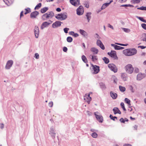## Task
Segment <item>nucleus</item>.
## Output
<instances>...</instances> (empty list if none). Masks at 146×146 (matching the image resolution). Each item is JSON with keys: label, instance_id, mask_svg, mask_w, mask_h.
Here are the masks:
<instances>
[{"label": "nucleus", "instance_id": "423d86ee", "mask_svg": "<svg viewBox=\"0 0 146 146\" xmlns=\"http://www.w3.org/2000/svg\"><path fill=\"white\" fill-rule=\"evenodd\" d=\"M94 114L98 121L101 123H102L103 122V119L102 117L100 115L99 112L98 111L95 112L94 113Z\"/></svg>", "mask_w": 146, "mask_h": 146}, {"label": "nucleus", "instance_id": "20e7f679", "mask_svg": "<svg viewBox=\"0 0 146 146\" xmlns=\"http://www.w3.org/2000/svg\"><path fill=\"white\" fill-rule=\"evenodd\" d=\"M49 134L52 139H55L56 133L55 132V129L53 126H52L50 127V130L49 131Z\"/></svg>", "mask_w": 146, "mask_h": 146}, {"label": "nucleus", "instance_id": "49530a36", "mask_svg": "<svg viewBox=\"0 0 146 146\" xmlns=\"http://www.w3.org/2000/svg\"><path fill=\"white\" fill-rule=\"evenodd\" d=\"M120 105L121 106L122 108L124 111L126 110V109L124 107V105L123 103L121 102L120 104Z\"/></svg>", "mask_w": 146, "mask_h": 146}, {"label": "nucleus", "instance_id": "774afa93", "mask_svg": "<svg viewBox=\"0 0 146 146\" xmlns=\"http://www.w3.org/2000/svg\"><path fill=\"white\" fill-rule=\"evenodd\" d=\"M138 47L142 49H143L145 48L146 47L142 46H139Z\"/></svg>", "mask_w": 146, "mask_h": 146}, {"label": "nucleus", "instance_id": "412c9836", "mask_svg": "<svg viewBox=\"0 0 146 146\" xmlns=\"http://www.w3.org/2000/svg\"><path fill=\"white\" fill-rule=\"evenodd\" d=\"M90 50L94 54H98L99 51L97 48L94 47H92L90 49Z\"/></svg>", "mask_w": 146, "mask_h": 146}, {"label": "nucleus", "instance_id": "052dcab7", "mask_svg": "<svg viewBox=\"0 0 146 146\" xmlns=\"http://www.w3.org/2000/svg\"><path fill=\"white\" fill-rule=\"evenodd\" d=\"M4 127V125L2 123L0 124V128L1 129H3Z\"/></svg>", "mask_w": 146, "mask_h": 146}, {"label": "nucleus", "instance_id": "f03ea898", "mask_svg": "<svg viewBox=\"0 0 146 146\" xmlns=\"http://www.w3.org/2000/svg\"><path fill=\"white\" fill-rule=\"evenodd\" d=\"M124 69L126 72L129 74H132L134 70L132 65L130 64L126 65L124 67Z\"/></svg>", "mask_w": 146, "mask_h": 146}, {"label": "nucleus", "instance_id": "2f4dec72", "mask_svg": "<svg viewBox=\"0 0 146 146\" xmlns=\"http://www.w3.org/2000/svg\"><path fill=\"white\" fill-rule=\"evenodd\" d=\"M119 88L120 91L121 92H124L125 90V88L121 86H119Z\"/></svg>", "mask_w": 146, "mask_h": 146}, {"label": "nucleus", "instance_id": "7c9ffc66", "mask_svg": "<svg viewBox=\"0 0 146 146\" xmlns=\"http://www.w3.org/2000/svg\"><path fill=\"white\" fill-rule=\"evenodd\" d=\"M48 9V7H45L41 9L40 10V12L42 13H45Z\"/></svg>", "mask_w": 146, "mask_h": 146}, {"label": "nucleus", "instance_id": "4468645a", "mask_svg": "<svg viewBox=\"0 0 146 146\" xmlns=\"http://www.w3.org/2000/svg\"><path fill=\"white\" fill-rule=\"evenodd\" d=\"M71 3L74 6L77 7L80 4L79 0H70Z\"/></svg>", "mask_w": 146, "mask_h": 146}, {"label": "nucleus", "instance_id": "864d4df0", "mask_svg": "<svg viewBox=\"0 0 146 146\" xmlns=\"http://www.w3.org/2000/svg\"><path fill=\"white\" fill-rule=\"evenodd\" d=\"M142 27L146 30V24L145 23L142 24L141 25Z\"/></svg>", "mask_w": 146, "mask_h": 146}, {"label": "nucleus", "instance_id": "603ef678", "mask_svg": "<svg viewBox=\"0 0 146 146\" xmlns=\"http://www.w3.org/2000/svg\"><path fill=\"white\" fill-rule=\"evenodd\" d=\"M121 7H131L133 6H132L131 5L129 4V5H121Z\"/></svg>", "mask_w": 146, "mask_h": 146}, {"label": "nucleus", "instance_id": "de8ad7c7", "mask_svg": "<svg viewBox=\"0 0 146 146\" xmlns=\"http://www.w3.org/2000/svg\"><path fill=\"white\" fill-rule=\"evenodd\" d=\"M100 86L102 89H104L106 88L105 86L103 83H101L100 84Z\"/></svg>", "mask_w": 146, "mask_h": 146}, {"label": "nucleus", "instance_id": "cd10ccee", "mask_svg": "<svg viewBox=\"0 0 146 146\" xmlns=\"http://www.w3.org/2000/svg\"><path fill=\"white\" fill-rule=\"evenodd\" d=\"M42 19L43 21L46 20L48 19L47 13L43 15L42 17Z\"/></svg>", "mask_w": 146, "mask_h": 146}, {"label": "nucleus", "instance_id": "8fccbe9b", "mask_svg": "<svg viewBox=\"0 0 146 146\" xmlns=\"http://www.w3.org/2000/svg\"><path fill=\"white\" fill-rule=\"evenodd\" d=\"M69 30V28H65L64 29V31L65 33H68V31Z\"/></svg>", "mask_w": 146, "mask_h": 146}, {"label": "nucleus", "instance_id": "7ed1b4c3", "mask_svg": "<svg viewBox=\"0 0 146 146\" xmlns=\"http://www.w3.org/2000/svg\"><path fill=\"white\" fill-rule=\"evenodd\" d=\"M67 17V14L63 13L58 14L55 16V17L58 20L62 21L66 19Z\"/></svg>", "mask_w": 146, "mask_h": 146}, {"label": "nucleus", "instance_id": "b1692460", "mask_svg": "<svg viewBox=\"0 0 146 146\" xmlns=\"http://www.w3.org/2000/svg\"><path fill=\"white\" fill-rule=\"evenodd\" d=\"M110 95L112 98L114 99H116L117 97V94L112 91L110 92Z\"/></svg>", "mask_w": 146, "mask_h": 146}, {"label": "nucleus", "instance_id": "9b49d317", "mask_svg": "<svg viewBox=\"0 0 146 146\" xmlns=\"http://www.w3.org/2000/svg\"><path fill=\"white\" fill-rule=\"evenodd\" d=\"M108 54L114 59H117L118 58L117 56L116 52L114 51H111V52H108Z\"/></svg>", "mask_w": 146, "mask_h": 146}, {"label": "nucleus", "instance_id": "1a4fd4ad", "mask_svg": "<svg viewBox=\"0 0 146 146\" xmlns=\"http://www.w3.org/2000/svg\"><path fill=\"white\" fill-rule=\"evenodd\" d=\"M76 11L77 14L78 15H82L84 12L83 7L82 6H80L77 9Z\"/></svg>", "mask_w": 146, "mask_h": 146}, {"label": "nucleus", "instance_id": "dca6fc26", "mask_svg": "<svg viewBox=\"0 0 146 146\" xmlns=\"http://www.w3.org/2000/svg\"><path fill=\"white\" fill-rule=\"evenodd\" d=\"M121 79L124 81H127L128 79L127 74L124 72H122L120 74Z\"/></svg>", "mask_w": 146, "mask_h": 146}, {"label": "nucleus", "instance_id": "e433bc0d", "mask_svg": "<svg viewBox=\"0 0 146 146\" xmlns=\"http://www.w3.org/2000/svg\"><path fill=\"white\" fill-rule=\"evenodd\" d=\"M142 0H132L131 2L132 3L134 4H136L139 3Z\"/></svg>", "mask_w": 146, "mask_h": 146}, {"label": "nucleus", "instance_id": "680f3d73", "mask_svg": "<svg viewBox=\"0 0 146 146\" xmlns=\"http://www.w3.org/2000/svg\"><path fill=\"white\" fill-rule=\"evenodd\" d=\"M67 48L66 47H64L63 48V51L64 52H66L67 50Z\"/></svg>", "mask_w": 146, "mask_h": 146}, {"label": "nucleus", "instance_id": "aec40b11", "mask_svg": "<svg viewBox=\"0 0 146 146\" xmlns=\"http://www.w3.org/2000/svg\"><path fill=\"white\" fill-rule=\"evenodd\" d=\"M39 14L38 12L35 11L32 12L30 15L31 17L32 18H35L37 15Z\"/></svg>", "mask_w": 146, "mask_h": 146}, {"label": "nucleus", "instance_id": "09e8293b", "mask_svg": "<svg viewBox=\"0 0 146 146\" xmlns=\"http://www.w3.org/2000/svg\"><path fill=\"white\" fill-rule=\"evenodd\" d=\"M95 37L96 38H97L98 39H100L101 38L100 37L98 33H96L95 34Z\"/></svg>", "mask_w": 146, "mask_h": 146}, {"label": "nucleus", "instance_id": "ddd939ff", "mask_svg": "<svg viewBox=\"0 0 146 146\" xmlns=\"http://www.w3.org/2000/svg\"><path fill=\"white\" fill-rule=\"evenodd\" d=\"M34 31L35 37L36 38H38L39 34V30L38 27L37 26H35Z\"/></svg>", "mask_w": 146, "mask_h": 146}, {"label": "nucleus", "instance_id": "a878e982", "mask_svg": "<svg viewBox=\"0 0 146 146\" xmlns=\"http://www.w3.org/2000/svg\"><path fill=\"white\" fill-rule=\"evenodd\" d=\"M48 19L52 18L54 15V13L52 11H50L47 13Z\"/></svg>", "mask_w": 146, "mask_h": 146}, {"label": "nucleus", "instance_id": "a18cd8bd", "mask_svg": "<svg viewBox=\"0 0 146 146\" xmlns=\"http://www.w3.org/2000/svg\"><path fill=\"white\" fill-rule=\"evenodd\" d=\"M138 9H139L141 10H146V7H144L143 6L141 7H138L137 8Z\"/></svg>", "mask_w": 146, "mask_h": 146}, {"label": "nucleus", "instance_id": "393cba45", "mask_svg": "<svg viewBox=\"0 0 146 146\" xmlns=\"http://www.w3.org/2000/svg\"><path fill=\"white\" fill-rule=\"evenodd\" d=\"M114 113L115 114L116 113H119V114H121L120 111L119 110L118 108L116 107L114 108L113 110Z\"/></svg>", "mask_w": 146, "mask_h": 146}, {"label": "nucleus", "instance_id": "6ab92c4d", "mask_svg": "<svg viewBox=\"0 0 146 146\" xmlns=\"http://www.w3.org/2000/svg\"><path fill=\"white\" fill-rule=\"evenodd\" d=\"M89 58L94 62H96L98 60L97 57L96 56L94 55L90 54L89 56Z\"/></svg>", "mask_w": 146, "mask_h": 146}, {"label": "nucleus", "instance_id": "37998d69", "mask_svg": "<svg viewBox=\"0 0 146 146\" xmlns=\"http://www.w3.org/2000/svg\"><path fill=\"white\" fill-rule=\"evenodd\" d=\"M122 29L126 33H129L131 31L129 29L123 28Z\"/></svg>", "mask_w": 146, "mask_h": 146}, {"label": "nucleus", "instance_id": "f704fd0d", "mask_svg": "<svg viewBox=\"0 0 146 146\" xmlns=\"http://www.w3.org/2000/svg\"><path fill=\"white\" fill-rule=\"evenodd\" d=\"M125 101L129 106L131 105L130 101L129 99L127 98H125Z\"/></svg>", "mask_w": 146, "mask_h": 146}, {"label": "nucleus", "instance_id": "4c0bfd02", "mask_svg": "<svg viewBox=\"0 0 146 146\" xmlns=\"http://www.w3.org/2000/svg\"><path fill=\"white\" fill-rule=\"evenodd\" d=\"M103 60H104V62L106 64L108 63L109 62V59L106 57H104L103 58Z\"/></svg>", "mask_w": 146, "mask_h": 146}, {"label": "nucleus", "instance_id": "e2e57ef3", "mask_svg": "<svg viewBox=\"0 0 146 146\" xmlns=\"http://www.w3.org/2000/svg\"><path fill=\"white\" fill-rule=\"evenodd\" d=\"M119 121L123 123H124L125 122L124 120L122 118H121Z\"/></svg>", "mask_w": 146, "mask_h": 146}, {"label": "nucleus", "instance_id": "6e6552de", "mask_svg": "<svg viewBox=\"0 0 146 146\" xmlns=\"http://www.w3.org/2000/svg\"><path fill=\"white\" fill-rule=\"evenodd\" d=\"M92 69L94 71L93 73L94 74H97L100 71L99 67L96 65H92Z\"/></svg>", "mask_w": 146, "mask_h": 146}, {"label": "nucleus", "instance_id": "5fc2aeb1", "mask_svg": "<svg viewBox=\"0 0 146 146\" xmlns=\"http://www.w3.org/2000/svg\"><path fill=\"white\" fill-rule=\"evenodd\" d=\"M35 57L36 59H38L39 58V55L38 53H36L35 55Z\"/></svg>", "mask_w": 146, "mask_h": 146}, {"label": "nucleus", "instance_id": "f8f14e48", "mask_svg": "<svg viewBox=\"0 0 146 146\" xmlns=\"http://www.w3.org/2000/svg\"><path fill=\"white\" fill-rule=\"evenodd\" d=\"M13 64V61L12 60H8L5 66V69H9L12 66Z\"/></svg>", "mask_w": 146, "mask_h": 146}, {"label": "nucleus", "instance_id": "a19ab883", "mask_svg": "<svg viewBox=\"0 0 146 146\" xmlns=\"http://www.w3.org/2000/svg\"><path fill=\"white\" fill-rule=\"evenodd\" d=\"M129 88L130 90L133 93L135 92V90L134 89L133 87L131 85L129 86Z\"/></svg>", "mask_w": 146, "mask_h": 146}, {"label": "nucleus", "instance_id": "0eeeda50", "mask_svg": "<svg viewBox=\"0 0 146 146\" xmlns=\"http://www.w3.org/2000/svg\"><path fill=\"white\" fill-rule=\"evenodd\" d=\"M109 68L111 71L115 73L117 71V68L116 66L113 64H110L108 65Z\"/></svg>", "mask_w": 146, "mask_h": 146}, {"label": "nucleus", "instance_id": "bf43d9fd", "mask_svg": "<svg viewBox=\"0 0 146 146\" xmlns=\"http://www.w3.org/2000/svg\"><path fill=\"white\" fill-rule=\"evenodd\" d=\"M108 27L109 28H110L112 29H113L114 28L110 24H108Z\"/></svg>", "mask_w": 146, "mask_h": 146}, {"label": "nucleus", "instance_id": "79ce46f5", "mask_svg": "<svg viewBox=\"0 0 146 146\" xmlns=\"http://www.w3.org/2000/svg\"><path fill=\"white\" fill-rule=\"evenodd\" d=\"M72 38L70 36H68L67 38V41L69 42H71L72 41Z\"/></svg>", "mask_w": 146, "mask_h": 146}, {"label": "nucleus", "instance_id": "ea45409f", "mask_svg": "<svg viewBox=\"0 0 146 146\" xmlns=\"http://www.w3.org/2000/svg\"><path fill=\"white\" fill-rule=\"evenodd\" d=\"M91 135L93 138H97V137L98 136V134L95 132L93 133H92Z\"/></svg>", "mask_w": 146, "mask_h": 146}, {"label": "nucleus", "instance_id": "338daca9", "mask_svg": "<svg viewBox=\"0 0 146 146\" xmlns=\"http://www.w3.org/2000/svg\"><path fill=\"white\" fill-rule=\"evenodd\" d=\"M106 6L105 5L103 4V5H102L101 7V10H103L104 9H105L106 8Z\"/></svg>", "mask_w": 146, "mask_h": 146}, {"label": "nucleus", "instance_id": "2eb2a0df", "mask_svg": "<svg viewBox=\"0 0 146 146\" xmlns=\"http://www.w3.org/2000/svg\"><path fill=\"white\" fill-rule=\"evenodd\" d=\"M96 44L97 46H100V47L102 50H104L105 49V47L103 44L102 41L99 39L97 40L96 42Z\"/></svg>", "mask_w": 146, "mask_h": 146}, {"label": "nucleus", "instance_id": "5701e85b", "mask_svg": "<svg viewBox=\"0 0 146 146\" xmlns=\"http://www.w3.org/2000/svg\"><path fill=\"white\" fill-rule=\"evenodd\" d=\"M111 45L113 47L115 50H121L124 48V47L118 46L115 44H111Z\"/></svg>", "mask_w": 146, "mask_h": 146}, {"label": "nucleus", "instance_id": "72a5a7b5", "mask_svg": "<svg viewBox=\"0 0 146 146\" xmlns=\"http://www.w3.org/2000/svg\"><path fill=\"white\" fill-rule=\"evenodd\" d=\"M141 39L143 41H146V34L144 33L142 34Z\"/></svg>", "mask_w": 146, "mask_h": 146}, {"label": "nucleus", "instance_id": "58836bf2", "mask_svg": "<svg viewBox=\"0 0 146 146\" xmlns=\"http://www.w3.org/2000/svg\"><path fill=\"white\" fill-rule=\"evenodd\" d=\"M41 3H39L36 6L35 8V9L36 10L38 9L41 7Z\"/></svg>", "mask_w": 146, "mask_h": 146}, {"label": "nucleus", "instance_id": "c85d7f7f", "mask_svg": "<svg viewBox=\"0 0 146 146\" xmlns=\"http://www.w3.org/2000/svg\"><path fill=\"white\" fill-rule=\"evenodd\" d=\"M70 35H72L74 37H77L79 36V35L77 33H75L73 31H70L69 33Z\"/></svg>", "mask_w": 146, "mask_h": 146}, {"label": "nucleus", "instance_id": "39448f33", "mask_svg": "<svg viewBox=\"0 0 146 146\" xmlns=\"http://www.w3.org/2000/svg\"><path fill=\"white\" fill-rule=\"evenodd\" d=\"M52 21L50 20H49L48 21V22L46 21L43 22L41 26V29H43L45 28H46L48 27L50 24L52 23Z\"/></svg>", "mask_w": 146, "mask_h": 146}, {"label": "nucleus", "instance_id": "6e6d98bb", "mask_svg": "<svg viewBox=\"0 0 146 146\" xmlns=\"http://www.w3.org/2000/svg\"><path fill=\"white\" fill-rule=\"evenodd\" d=\"M84 5L85 7H86V8H88L89 7V4L88 2H86L84 3Z\"/></svg>", "mask_w": 146, "mask_h": 146}, {"label": "nucleus", "instance_id": "c756f323", "mask_svg": "<svg viewBox=\"0 0 146 146\" xmlns=\"http://www.w3.org/2000/svg\"><path fill=\"white\" fill-rule=\"evenodd\" d=\"M4 2L8 6L10 5L12 3L11 0H3Z\"/></svg>", "mask_w": 146, "mask_h": 146}, {"label": "nucleus", "instance_id": "0e129e2a", "mask_svg": "<svg viewBox=\"0 0 146 146\" xmlns=\"http://www.w3.org/2000/svg\"><path fill=\"white\" fill-rule=\"evenodd\" d=\"M127 0H119V1L121 3L125 2Z\"/></svg>", "mask_w": 146, "mask_h": 146}, {"label": "nucleus", "instance_id": "4d7b16f0", "mask_svg": "<svg viewBox=\"0 0 146 146\" xmlns=\"http://www.w3.org/2000/svg\"><path fill=\"white\" fill-rule=\"evenodd\" d=\"M48 106L50 107H52L53 106V103L52 102H51L48 103Z\"/></svg>", "mask_w": 146, "mask_h": 146}, {"label": "nucleus", "instance_id": "f257e3e1", "mask_svg": "<svg viewBox=\"0 0 146 146\" xmlns=\"http://www.w3.org/2000/svg\"><path fill=\"white\" fill-rule=\"evenodd\" d=\"M137 50L135 48L127 49L123 51V54L126 56L134 55L137 53Z\"/></svg>", "mask_w": 146, "mask_h": 146}, {"label": "nucleus", "instance_id": "bb28decb", "mask_svg": "<svg viewBox=\"0 0 146 146\" xmlns=\"http://www.w3.org/2000/svg\"><path fill=\"white\" fill-rule=\"evenodd\" d=\"M91 14L92 13L90 12L87 13H86V16L88 22H89L91 18Z\"/></svg>", "mask_w": 146, "mask_h": 146}, {"label": "nucleus", "instance_id": "3c124183", "mask_svg": "<svg viewBox=\"0 0 146 146\" xmlns=\"http://www.w3.org/2000/svg\"><path fill=\"white\" fill-rule=\"evenodd\" d=\"M134 72L136 73H138L139 72V68L137 67H135L134 68Z\"/></svg>", "mask_w": 146, "mask_h": 146}, {"label": "nucleus", "instance_id": "c9c22d12", "mask_svg": "<svg viewBox=\"0 0 146 146\" xmlns=\"http://www.w3.org/2000/svg\"><path fill=\"white\" fill-rule=\"evenodd\" d=\"M25 14L26 15L27 13H29L31 12V10L30 8H28L25 9Z\"/></svg>", "mask_w": 146, "mask_h": 146}, {"label": "nucleus", "instance_id": "13d9d810", "mask_svg": "<svg viewBox=\"0 0 146 146\" xmlns=\"http://www.w3.org/2000/svg\"><path fill=\"white\" fill-rule=\"evenodd\" d=\"M115 43L116 44H118V45H120V46H126L127 45V44H121V43Z\"/></svg>", "mask_w": 146, "mask_h": 146}, {"label": "nucleus", "instance_id": "4be33fe9", "mask_svg": "<svg viewBox=\"0 0 146 146\" xmlns=\"http://www.w3.org/2000/svg\"><path fill=\"white\" fill-rule=\"evenodd\" d=\"M79 32L80 34L83 36L85 37H87L88 36L87 33L85 31L82 29H80Z\"/></svg>", "mask_w": 146, "mask_h": 146}, {"label": "nucleus", "instance_id": "f3484780", "mask_svg": "<svg viewBox=\"0 0 146 146\" xmlns=\"http://www.w3.org/2000/svg\"><path fill=\"white\" fill-rule=\"evenodd\" d=\"M145 77V75L144 74L141 73H139L137 76V80L140 81Z\"/></svg>", "mask_w": 146, "mask_h": 146}, {"label": "nucleus", "instance_id": "9d476101", "mask_svg": "<svg viewBox=\"0 0 146 146\" xmlns=\"http://www.w3.org/2000/svg\"><path fill=\"white\" fill-rule=\"evenodd\" d=\"M84 100L88 104L92 100V98L90 96V94H86L84 96Z\"/></svg>", "mask_w": 146, "mask_h": 146}, {"label": "nucleus", "instance_id": "473e14b6", "mask_svg": "<svg viewBox=\"0 0 146 146\" xmlns=\"http://www.w3.org/2000/svg\"><path fill=\"white\" fill-rule=\"evenodd\" d=\"M82 59L83 61L85 63L87 62V59L86 57L84 55H82Z\"/></svg>", "mask_w": 146, "mask_h": 146}, {"label": "nucleus", "instance_id": "69168bd1", "mask_svg": "<svg viewBox=\"0 0 146 146\" xmlns=\"http://www.w3.org/2000/svg\"><path fill=\"white\" fill-rule=\"evenodd\" d=\"M23 13H24V12L23 11H21V13H20V18H21L23 16Z\"/></svg>", "mask_w": 146, "mask_h": 146}, {"label": "nucleus", "instance_id": "a211bd4d", "mask_svg": "<svg viewBox=\"0 0 146 146\" xmlns=\"http://www.w3.org/2000/svg\"><path fill=\"white\" fill-rule=\"evenodd\" d=\"M61 22L57 21L52 24V27L53 28H55L60 27L61 25Z\"/></svg>", "mask_w": 146, "mask_h": 146}, {"label": "nucleus", "instance_id": "c03bdc74", "mask_svg": "<svg viewBox=\"0 0 146 146\" xmlns=\"http://www.w3.org/2000/svg\"><path fill=\"white\" fill-rule=\"evenodd\" d=\"M137 17L141 21L146 23V20L143 19V17Z\"/></svg>", "mask_w": 146, "mask_h": 146}]
</instances>
